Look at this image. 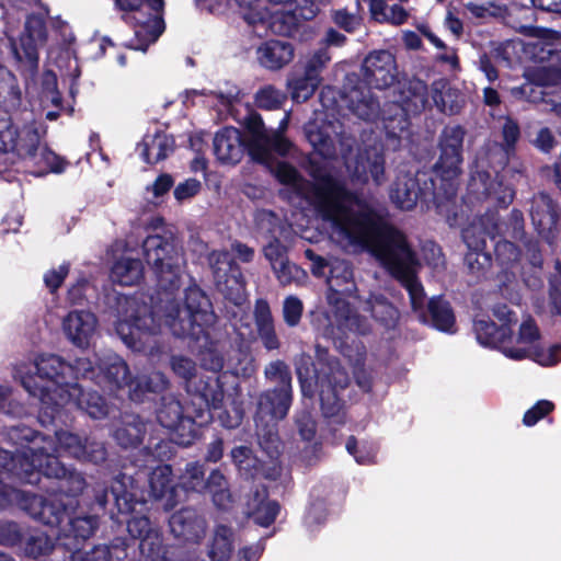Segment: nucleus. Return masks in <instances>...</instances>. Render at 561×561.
<instances>
[{
	"instance_id": "7c9ffc66",
	"label": "nucleus",
	"mask_w": 561,
	"mask_h": 561,
	"mask_svg": "<svg viewBox=\"0 0 561 561\" xmlns=\"http://www.w3.org/2000/svg\"><path fill=\"white\" fill-rule=\"evenodd\" d=\"M174 537L187 542H198L205 535L206 523L194 510L184 508L174 513L169 520Z\"/></svg>"
},
{
	"instance_id": "1a4fd4ad",
	"label": "nucleus",
	"mask_w": 561,
	"mask_h": 561,
	"mask_svg": "<svg viewBox=\"0 0 561 561\" xmlns=\"http://www.w3.org/2000/svg\"><path fill=\"white\" fill-rule=\"evenodd\" d=\"M8 437L21 449L13 456L11 453L0 448V500L8 499L14 486L4 483V480L14 478L30 484L37 483L38 460L41 451H33L35 445L33 439L39 438L38 444L46 443L32 428L21 425H12L8 431Z\"/></svg>"
},
{
	"instance_id": "f03ea898",
	"label": "nucleus",
	"mask_w": 561,
	"mask_h": 561,
	"mask_svg": "<svg viewBox=\"0 0 561 561\" xmlns=\"http://www.w3.org/2000/svg\"><path fill=\"white\" fill-rule=\"evenodd\" d=\"M288 122L289 115L285 114L278 130H267L261 116L252 113L245 118L247 142L239 129L226 127L214 138V153L220 162L236 164L248 149L252 159L271 165L274 152L285 156L290 148L288 139L280 134L287 128Z\"/></svg>"
},
{
	"instance_id": "6e6d98bb",
	"label": "nucleus",
	"mask_w": 561,
	"mask_h": 561,
	"mask_svg": "<svg viewBox=\"0 0 561 561\" xmlns=\"http://www.w3.org/2000/svg\"><path fill=\"white\" fill-rule=\"evenodd\" d=\"M306 137L310 145L324 158L335 153L333 140L327 129L320 128L316 123L306 126Z\"/></svg>"
},
{
	"instance_id": "20e7f679",
	"label": "nucleus",
	"mask_w": 561,
	"mask_h": 561,
	"mask_svg": "<svg viewBox=\"0 0 561 561\" xmlns=\"http://www.w3.org/2000/svg\"><path fill=\"white\" fill-rule=\"evenodd\" d=\"M328 302L330 309L325 314L328 322L323 334L330 339L346 337L348 333L366 334L370 324L353 311L342 296H352L356 291L353 270L348 262L341 259L330 260L328 277Z\"/></svg>"
},
{
	"instance_id": "a211bd4d",
	"label": "nucleus",
	"mask_w": 561,
	"mask_h": 561,
	"mask_svg": "<svg viewBox=\"0 0 561 561\" xmlns=\"http://www.w3.org/2000/svg\"><path fill=\"white\" fill-rule=\"evenodd\" d=\"M38 440L39 438L32 440L35 445L32 447V450L35 453L41 451L42 455L41 460H38L37 483L39 482L41 474L47 478H55L60 481V490L69 494L66 501L71 499L76 502L75 496L80 494L85 488L84 478L80 472L68 470L60 465L54 455L57 449L51 443H48L49 446L46 447L39 446Z\"/></svg>"
},
{
	"instance_id": "5701e85b",
	"label": "nucleus",
	"mask_w": 561,
	"mask_h": 561,
	"mask_svg": "<svg viewBox=\"0 0 561 561\" xmlns=\"http://www.w3.org/2000/svg\"><path fill=\"white\" fill-rule=\"evenodd\" d=\"M207 261L217 285H225L221 290L226 291L236 305H241L245 299V287L236 275L229 277V273L234 272L230 253L226 250H214L208 254Z\"/></svg>"
},
{
	"instance_id": "8fccbe9b",
	"label": "nucleus",
	"mask_w": 561,
	"mask_h": 561,
	"mask_svg": "<svg viewBox=\"0 0 561 561\" xmlns=\"http://www.w3.org/2000/svg\"><path fill=\"white\" fill-rule=\"evenodd\" d=\"M108 354H113L112 352H108L104 355L102 359L98 363V370L99 373H95V369L93 367V364L90 358L81 357L78 358L73 365H69L71 367V370H66V376L68 374L76 375L77 377H83V378H91L98 379V382H102L103 380L106 381L110 385V389L114 390L116 389L113 382L107 378V368L108 365L106 363V356Z\"/></svg>"
},
{
	"instance_id": "412c9836",
	"label": "nucleus",
	"mask_w": 561,
	"mask_h": 561,
	"mask_svg": "<svg viewBox=\"0 0 561 561\" xmlns=\"http://www.w3.org/2000/svg\"><path fill=\"white\" fill-rule=\"evenodd\" d=\"M465 135V129L459 125L446 126L440 134V156L435 170L444 180H453L461 171Z\"/></svg>"
},
{
	"instance_id": "c9c22d12",
	"label": "nucleus",
	"mask_w": 561,
	"mask_h": 561,
	"mask_svg": "<svg viewBox=\"0 0 561 561\" xmlns=\"http://www.w3.org/2000/svg\"><path fill=\"white\" fill-rule=\"evenodd\" d=\"M500 230L496 218L494 215H490L465 228L462 238L469 250L482 251L485 249L486 237L494 238Z\"/></svg>"
},
{
	"instance_id": "58836bf2",
	"label": "nucleus",
	"mask_w": 561,
	"mask_h": 561,
	"mask_svg": "<svg viewBox=\"0 0 561 561\" xmlns=\"http://www.w3.org/2000/svg\"><path fill=\"white\" fill-rule=\"evenodd\" d=\"M248 514L253 520L264 527L270 526L276 518L279 506L275 501L267 500L266 490H256L247 503Z\"/></svg>"
},
{
	"instance_id": "a878e982",
	"label": "nucleus",
	"mask_w": 561,
	"mask_h": 561,
	"mask_svg": "<svg viewBox=\"0 0 561 561\" xmlns=\"http://www.w3.org/2000/svg\"><path fill=\"white\" fill-rule=\"evenodd\" d=\"M363 77L367 85L386 89L397 79V66L393 55L388 50L370 53L362 65Z\"/></svg>"
},
{
	"instance_id": "b1692460",
	"label": "nucleus",
	"mask_w": 561,
	"mask_h": 561,
	"mask_svg": "<svg viewBox=\"0 0 561 561\" xmlns=\"http://www.w3.org/2000/svg\"><path fill=\"white\" fill-rule=\"evenodd\" d=\"M350 175L358 182H367L369 178L377 185H381L385 178V157L382 147L374 144L360 150L354 160L346 161Z\"/></svg>"
},
{
	"instance_id": "f3484780",
	"label": "nucleus",
	"mask_w": 561,
	"mask_h": 561,
	"mask_svg": "<svg viewBox=\"0 0 561 561\" xmlns=\"http://www.w3.org/2000/svg\"><path fill=\"white\" fill-rule=\"evenodd\" d=\"M47 30L43 18L30 15L19 42L11 39L13 56L22 72L34 76L38 69V49L46 44Z\"/></svg>"
},
{
	"instance_id": "864d4df0",
	"label": "nucleus",
	"mask_w": 561,
	"mask_h": 561,
	"mask_svg": "<svg viewBox=\"0 0 561 561\" xmlns=\"http://www.w3.org/2000/svg\"><path fill=\"white\" fill-rule=\"evenodd\" d=\"M431 94L434 104L444 113L455 114L460 110L461 101L455 90L445 82L438 81L432 85Z\"/></svg>"
},
{
	"instance_id": "9b49d317",
	"label": "nucleus",
	"mask_w": 561,
	"mask_h": 561,
	"mask_svg": "<svg viewBox=\"0 0 561 561\" xmlns=\"http://www.w3.org/2000/svg\"><path fill=\"white\" fill-rule=\"evenodd\" d=\"M142 247L146 261L153 270L159 286L165 291L176 287L183 265L180 249L170 239L158 234L148 237Z\"/></svg>"
},
{
	"instance_id": "dca6fc26",
	"label": "nucleus",
	"mask_w": 561,
	"mask_h": 561,
	"mask_svg": "<svg viewBox=\"0 0 561 561\" xmlns=\"http://www.w3.org/2000/svg\"><path fill=\"white\" fill-rule=\"evenodd\" d=\"M106 363L107 378L116 389L127 388L128 396L134 401H140L146 392H161L169 387V380L161 371L131 379L126 363L116 354H108Z\"/></svg>"
},
{
	"instance_id": "69168bd1",
	"label": "nucleus",
	"mask_w": 561,
	"mask_h": 561,
	"mask_svg": "<svg viewBox=\"0 0 561 561\" xmlns=\"http://www.w3.org/2000/svg\"><path fill=\"white\" fill-rule=\"evenodd\" d=\"M170 365L173 373L186 382V389L191 392L192 380L196 374V364L186 356L174 355L171 357Z\"/></svg>"
},
{
	"instance_id": "423d86ee",
	"label": "nucleus",
	"mask_w": 561,
	"mask_h": 561,
	"mask_svg": "<svg viewBox=\"0 0 561 561\" xmlns=\"http://www.w3.org/2000/svg\"><path fill=\"white\" fill-rule=\"evenodd\" d=\"M110 494L119 513H135L127 522V529L133 537L140 539L139 550L144 561H167L162 556L160 535L151 527L146 515V502L136 497L131 477H117L111 485Z\"/></svg>"
},
{
	"instance_id": "a19ab883",
	"label": "nucleus",
	"mask_w": 561,
	"mask_h": 561,
	"mask_svg": "<svg viewBox=\"0 0 561 561\" xmlns=\"http://www.w3.org/2000/svg\"><path fill=\"white\" fill-rule=\"evenodd\" d=\"M473 330L478 342L483 346L499 347L503 352V345H506L508 325L497 327L494 322L479 319L474 321Z\"/></svg>"
},
{
	"instance_id": "f704fd0d",
	"label": "nucleus",
	"mask_w": 561,
	"mask_h": 561,
	"mask_svg": "<svg viewBox=\"0 0 561 561\" xmlns=\"http://www.w3.org/2000/svg\"><path fill=\"white\" fill-rule=\"evenodd\" d=\"M191 392L197 396L207 408V410L201 411L197 415V417L201 419V425L210 421V409L218 410L224 407V390L216 377H208L205 380H201L198 386H192Z\"/></svg>"
},
{
	"instance_id": "4468645a",
	"label": "nucleus",
	"mask_w": 561,
	"mask_h": 561,
	"mask_svg": "<svg viewBox=\"0 0 561 561\" xmlns=\"http://www.w3.org/2000/svg\"><path fill=\"white\" fill-rule=\"evenodd\" d=\"M115 4L119 10L131 14L128 19L136 24L135 35L139 43L133 48L146 51L163 32V21L160 16L163 0H115Z\"/></svg>"
},
{
	"instance_id": "5fc2aeb1",
	"label": "nucleus",
	"mask_w": 561,
	"mask_h": 561,
	"mask_svg": "<svg viewBox=\"0 0 561 561\" xmlns=\"http://www.w3.org/2000/svg\"><path fill=\"white\" fill-rule=\"evenodd\" d=\"M320 84L321 83L319 81L311 79V77L309 78L305 72H302L301 76H295L287 81L290 98L297 103H302L309 100Z\"/></svg>"
},
{
	"instance_id": "4d7b16f0",
	"label": "nucleus",
	"mask_w": 561,
	"mask_h": 561,
	"mask_svg": "<svg viewBox=\"0 0 561 561\" xmlns=\"http://www.w3.org/2000/svg\"><path fill=\"white\" fill-rule=\"evenodd\" d=\"M145 432V424L138 417H133L115 431L114 437L123 447H131L141 442Z\"/></svg>"
},
{
	"instance_id": "e2e57ef3",
	"label": "nucleus",
	"mask_w": 561,
	"mask_h": 561,
	"mask_svg": "<svg viewBox=\"0 0 561 561\" xmlns=\"http://www.w3.org/2000/svg\"><path fill=\"white\" fill-rule=\"evenodd\" d=\"M181 486L186 491L203 492L205 490L204 470L198 462L186 465L181 477Z\"/></svg>"
},
{
	"instance_id": "cd10ccee",
	"label": "nucleus",
	"mask_w": 561,
	"mask_h": 561,
	"mask_svg": "<svg viewBox=\"0 0 561 561\" xmlns=\"http://www.w3.org/2000/svg\"><path fill=\"white\" fill-rule=\"evenodd\" d=\"M38 436L46 439V443H42L41 445L48 447V443H51L56 447L57 450L54 453L55 456L56 453L62 450L69 456L80 460H89L95 463L105 460L106 450L102 443L88 439L83 442L78 435L72 433L58 432L56 433V440L58 442L59 447H57L51 438L41 435Z\"/></svg>"
},
{
	"instance_id": "aec40b11",
	"label": "nucleus",
	"mask_w": 561,
	"mask_h": 561,
	"mask_svg": "<svg viewBox=\"0 0 561 561\" xmlns=\"http://www.w3.org/2000/svg\"><path fill=\"white\" fill-rule=\"evenodd\" d=\"M290 404L291 389L275 388L260 396L255 416L259 437H270V431L276 434L274 427L287 415Z\"/></svg>"
},
{
	"instance_id": "6e6552de",
	"label": "nucleus",
	"mask_w": 561,
	"mask_h": 561,
	"mask_svg": "<svg viewBox=\"0 0 561 561\" xmlns=\"http://www.w3.org/2000/svg\"><path fill=\"white\" fill-rule=\"evenodd\" d=\"M66 370H71L69 364L59 356L46 354L37 356L28 367H20L18 377L24 389L33 397L38 398L44 407L45 414L54 419V405L59 393H65L72 382L66 379Z\"/></svg>"
},
{
	"instance_id": "09e8293b",
	"label": "nucleus",
	"mask_w": 561,
	"mask_h": 561,
	"mask_svg": "<svg viewBox=\"0 0 561 561\" xmlns=\"http://www.w3.org/2000/svg\"><path fill=\"white\" fill-rule=\"evenodd\" d=\"M533 224L540 231L550 230L557 221V213L552 199L546 195H538L530 209Z\"/></svg>"
},
{
	"instance_id": "2eb2a0df",
	"label": "nucleus",
	"mask_w": 561,
	"mask_h": 561,
	"mask_svg": "<svg viewBox=\"0 0 561 561\" xmlns=\"http://www.w3.org/2000/svg\"><path fill=\"white\" fill-rule=\"evenodd\" d=\"M8 496V499L0 500L1 506L15 504L26 511L33 518L50 527L60 526L66 517H68L69 507L75 506L73 500L65 501L61 494H50L47 497H43L12 489Z\"/></svg>"
},
{
	"instance_id": "f257e3e1",
	"label": "nucleus",
	"mask_w": 561,
	"mask_h": 561,
	"mask_svg": "<svg viewBox=\"0 0 561 561\" xmlns=\"http://www.w3.org/2000/svg\"><path fill=\"white\" fill-rule=\"evenodd\" d=\"M276 179L308 199L327 221L332 238L344 248L368 250L408 290L411 306L422 310L425 294L415 278V257L404 236L383 225L377 214L332 174H318L311 185L286 162L273 169Z\"/></svg>"
},
{
	"instance_id": "a18cd8bd",
	"label": "nucleus",
	"mask_w": 561,
	"mask_h": 561,
	"mask_svg": "<svg viewBox=\"0 0 561 561\" xmlns=\"http://www.w3.org/2000/svg\"><path fill=\"white\" fill-rule=\"evenodd\" d=\"M233 543L234 534L232 529L225 525L216 526L208 548V557L213 561H228L234 548Z\"/></svg>"
},
{
	"instance_id": "72a5a7b5",
	"label": "nucleus",
	"mask_w": 561,
	"mask_h": 561,
	"mask_svg": "<svg viewBox=\"0 0 561 561\" xmlns=\"http://www.w3.org/2000/svg\"><path fill=\"white\" fill-rule=\"evenodd\" d=\"M344 100L347 107L363 121H374L379 116V103L366 87H345Z\"/></svg>"
},
{
	"instance_id": "9d476101",
	"label": "nucleus",
	"mask_w": 561,
	"mask_h": 561,
	"mask_svg": "<svg viewBox=\"0 0 561 561\" xmlns=\"http://www.w3.org/2000/svg\"><path fill=\"white\" fill-rule=\"evenodd\" d=\"M117 307L116 332L122 341L135 351H145L153 334L159 332L150 308L134 297H119Z\"/></svg>"
},
{
	"instance_id": "7ed1b4c3",
	"label": "nucleus",
	"mask_w": 561,
	"mask_h": 561,
	"mask_svg": "<svg viewBox=\"0 0 561 561\" xmlns=\"http://www.w3.org/2000/svg\"><path fill=\"white\" fill-rule=\"evenodd\" d=\"M317 351L318 363L316 366L312 364L311 357L305 353L295 360L301 392L305 397H312L317 389L324 417H332L337 424H343L344 414L340 391L348 385V375L336 359L325 358V352L320 347Z\"/></svg>"
},
{
	"instance_id": "6ab92c4d",
	"label": "nucleus",
	"mask_w": 561,
	"mask_h": 561,
	"mask_svg": "<svg viewBox=\"0 0 561 561\" xmlns=\"http://www.w3.org/2000/svg\"><path fill=\"white\" fill-rule=\"evenodd\" d=\"M401 96L394 105L396 117H388L385 119V128L388 136L399 137L397 129L403 131L408 127V114H416L426 107L428 104V88L420 79H411L407 81L401 89Z\"/></svg>"
},
{
	"instance_id": "3c124183",
	"label": "nucleus",
	"mask_w": 561,
	"mask_h": 561,
	"mask_svg": "<svg viewBox=\"0 0 561 561\" xmlns=\"http://www.w3.org/2000/svg\"><path fill=\"white\" fill-rule=\"evenodd\" d=\"M260 446L266 451L271 458L270 462L261 465L259 462V474L256 477H263L265 479L275 480L280 474V467L277 462L279 456V440L276 434L270 431V437H259Z\"/></svg>"
},
{
	"instance_id": "052dcab7",
	"label": "nucleus",
	"mask_w": 561,
	"mask_h": 561,
	"mask_svg": "<svg viewBox=\"0 0 561 561\" xmlns=\"http://www.w3.org/2000/svg\"><path fill=\"white\" fill-rule=\"evenodd\" d=\"M67 528L62 529L64 536H73L75 539L89 538L98 527V519L94 516L71 518L69 515Z\"/></svg>"
},
{
	"instance_id": "338daca9",
	"label": "nucleus",
	"mask_w": 561,
	"mask_h": 561,
	"mask_svg": "<svg viewBox=\"0 0 561 561\" xmlns=\"http://www.w3.org/2000/svg\"><path fill=\"white\" fill-rule=\"evenodd\" d=\"M273 271L283 286L300 283L306 277L305 271L288 260L282 261L279 265H275Z\"/></svg>"
},
{
	"instance_id": "2f4dec72",
	"label": "nucleus",
	"mask_w": 561,
	"mask_h": 561,
	"mask_svg": "<svg viewBox=\"0 0 561 561\" xmlns=\"http://www.w3.org/2000/svg\"><path fill=\"white\" fill-rule=\"evenodd\" d=\"M417 175L411 171H399L391 186L390 198L403 210L412 209L422 194Z\"/></svg>"
},
{
	"instance_id": "c756f323",
	"label": "nucleus",
	"mask_w": 561,
	"mask_h": 561,
	"mask_svg": "<svg viewBox=\"0 0 561 561\" xmlns=\"http://www.w3.org/2000/svg\"><path fill=\"white\" fill-rule=\"evenodd\" d=\"M561 35L558 32L545 30L539 36L533 38L526 44L527 54L536 61L542 64L545 61L556 60L547 67L561 70Z\"/></svg>"
},
{
	"instance_id": "774afa93",
	"label": "nucleus",
	"mask_w": 561,
	"mask_h": 561,
	"mask_svg": "<svg viewBox=\"0 0 561 561\" xmlns=\"http://www.w3.org/2000/svg\"><path fill=\"white\" fill-rule=\"evenodd\" d=\"M264 375L270 381L277 382V388L291 389V375L283 360L271 362L265 367Z\"/></svg>"
},
{
	"instance_id": "4be33fe9",
	"label": "nucleus",
	"mask_w": 561,
	"mask_h": 561,
	"mask_svg": "<svg viewBox=\"0 0 561 561\" xmlns=\"http://www.w3.org/2000/svg\"><path fill=\"white\" fill-rule=\"evenodd\" d=\"M157 419L163 427L173 432L172 439L179 445H190L197 435L196 421L184 415L181 402L174 397L162 399Z\"/></svg>"
},
{
	"instance_id": "37998d69",
	"label": "nucleus",
	"mask_w": 561,
	"mask_h": 561,
	"mask_svg": "<svg viewBox=\"0 0 561 561\" xmlns=\"http://www.w3.org/2000/svg\"><path fill=\"white\" fill-rule=\"evenodd\" d=\"M22 104V91L16 77L0 65V107L5 110H16Z\"/></svg>"
},
{
	"instance_id": "f8f14e48",
	"label": "nucleus",
	"mask_w": 561,
	"mask_h": 561,
	"mask_svg": "<svg viewBox=\"0 0 561 561\" xmlns=\"http://www.w3.org/2000/svg\"><path fill=\"white\" fill-rule=\"evenodd\" d=\"M503 354L515 360L530 358L542 366H551L561 360V346L542 347L536 323L531 319H526L520 324L516 337L508 332Z\"/></svg>"
},
{
	"instance_id": "e433bc0d",
	"label": "nucleus",
	"mask_w": 561,
	"mask_h": 561,
	"mask_svg": "<svg viewBox=\"0 0 561 561\" xmlns=\"http://www.w3.org/2000/svg\"><path fill=\"white\" fill-rule=\"evenodd\" d=\"M255 327L263 346L267 351L278 350L280 341L276 334L271 308L266 300L259 299L254 307Z\"/></svg>"
},
{
	"instance_id": "de8ad7c7",
	"label": "nucleus",
	"mask_w": 561,
	"mask_h": 561,
	"mask_svg": "<svg viewBox=\"0 0 561 561\" xmlns=\"http://www.w3.org/2000/svg\"><path fill=\"white\" fill-rule=\"evenodd\" d=\"M142 264L137 259L122 257L115 262L111 271L114 283L124 286L137 284L142 277Z\"/></svg>"
},
{
	"instance_id": "c03bdc74",
	"label": "nucleus",
	"mask_w": 561,
	"mask_h": 561,
	"mask_svg": "<svg viewBox=\"0 0 561 561\" xmlns=\"http://www.w3.org/2000/svg\"><path fill=\"white\" fill-rule=\"evenodd\" d=\"M41 105L48 121H55L62 108L61 96L57 90V79L53 72H46L43 81Z\"/></svg>"
},
{
	"instance_id": "ea45409f",
	"label": "nucleus",
	"mask_w": 561,
	"mask_h": 561,
	"mask_svg": "<svg viewBox=\"0 0 561 561\" xmlns=\"http://www.w3.org/2000/svg\"><path fill=\"white\" fill-rule=\"evenodd\" d=\"M365 310L370 312L374 320L387 331L394 329L398 324V309L380 294L369 296Z\"/></svg>"
},
{
	"instance_id": "680f3d73",
	"label": "nucleus",
	"mask_w": 561,
	"mask_h": 561,
	"mask_svg": "<svg viewBox=\"0 0 561 561\" xmlns=\"http://www.w3.org/2000/svg\"><path fill=\"white\" fill-rule=\"evenodd\" d=\"M27 161L44 171L61 172L64 170V161L42 142L36 150V156Z\"/></svg>"
},
{
	"instance_id": "49530a36",
	"label": "nucleus",
	"mask_w": 561,
	"mask_h": 561,
	"mask_svg": "<svg viewBox=\"0 0 561 561\" xmlns=\"http://www.w3.org/2000/svg\"><path fill=\"white\" fill-rule=\"evenodd\" d=\"M369 13L378 23L401 25L408 20V12L399 4H390L387 0H369Z\"/></svg>"
},
{
	"instance_id": "4c0bfd02",
	"label": "nucleus",
	"mask_w": 561,
	"mask_h": 561,
	"mask_svg": "<svg viewBox=\"0 0 561 561\" xmlns=\"http://www.w3.org/2000/svg\"><path fill=\"white\" fill-rule=\"evenodd\" d=\"M174 148L173 138L164 133L146 135L137 146L139 154L147 163H157L165 159Z\"/></svg>"
},
{
	"instance_id": "c85d7f7f",
	"label": "nucleus",
	"mask_w": 561,
	"mask_h": 561,
	"mask_svg": "<svg viewBox=\"0 0 561 561\" xmlns=\"http://www.w3.org/2000/svg\"><path fill=\"white\" fill-rule=\"evenodd\" d=\"M68 339L79 347L89 346L96 333L98 320L95 316L85 310L70 311L62 322Z\"/></svg>"
},
{
	"instance_id": "bf43d9fd",
	"label": "nucleus",
	"mask_w": 561,
	"mask_h": 561,
	"mask_svg": "<svg viewBox=\"0 0 561 561\" xmlns=\"http://www.w3.org/2000/svg\"><path fill=\"white\" fill-rule=\"evenodd\" d=\"M428 309L434 327L440 331L450 332L455 318L448 302L440 299H431Z\"/></svg>"
},
{
	"instance_id": "39448f33",
	"label": "nucleus",
	"mask_w": 561,
	"mask_h": 561,
	"mask_svg": "<svg viewBox=\"0 0 561 561\" xmlns=\"http://www.w3.org/2000/svg\"><path fill=\"white\" fill-rule=\"evenodd\" d=\"M156 314L173 335L199 340L216 322V316L207 296L196 286L185 291L184 306L175 300L161 299Z\"/></svg>"
},
{
	"instance_id": "79ce46f5",
	"label": "nucleus",
	"mask_w": 561,
	"mask_h": 561,
	"mask_svg": "<svg viewBox=\"0 0 561 561\" xmlns=\"http://www.w3.org/2000/svg\"><path fill=\"white\" fill-rule=\"evenodd\" d=\"M172 470L168 465L156 467L149 478L150 493L154 499H163L168 496L165 508L170 510L175 505V489L171 488Z\"/></svg>"
},
{
	"instance_id": "0eeeda50",
	"label": "nucleus",
	"mask_w": 561,
	"mask_h": 561,
	"mask_svg": "<svg viewBox=\"0 0 561 561\" xmlns=\"http://www.w3.org/2000/svg\"><path fill=\"white\" fill-rule=\"evenodd\" d=\"M502 135L505 145L490 142L485 146L483 156L479 161L488 162L493 168V174L489 171H476L470 179L469 188L477 196L493 197L500 205L507 206L514 196L513 190L504 185L499 175L497 168H503L510 158L511 149L519 137V127L516 122L506 118Z\"/></svg>"
},
{
	"instance_id": "0e129e2a",
	"label": "nucleus",
	"mask_w": 561,
	"mask_h": 561,
	"mask_svg": "<svg viewBox=\"0 0 561 561\" xmlns=\"http://www.w3.org/2000/svg\"><path fill=\"white\" fill-rule=\"evenodd\" d=\"M286 100V94L273 85L261 88L255 94V103L259 107L265 110H275L282 106Z\"/></svg>"
},
{
	"instance_id": "13d9d810",
	"label": "nucleus",
	"mask_w": 561,
	"mask_h": 561,
	"mask_svg": "<svg viewBox=\"0 0 561 561\" xmlns=\"http://www.w3.org/2000/svg\"><path fill=\"white\" fill-rule=\"evenodd\" d=\"M231 459L239 472L248 478H256L259 474V459L253 456L247 446L234 447L230 453Z\"/></svg>"
},
{
	"instance_id": "603ef678",
	"label": "nucleus",
	"mask_w": 561,
	"mask_h": 561,
	"mask_svg": "<svg viewBox=\"0 0 561 561\" xmlns=\"http://www.w3.org/2000/svg\"><path fill=\"white\" fill-rule=\"evenodd\" d=\"M332 60V56L330 50L327 47H319L310 53H308L305 57H302L299 61L302 72L311 77L322 83L323 71L328 68L329 64Z\"/></svg>"
},
{
	"instance_id": "ddd939ff",
	"label": "nucleus",
	"mask_w": 561,
	"mask_h": 561,
	"mask_svg": "<svg viewBox=\"0 0 561 561\" xmlns=\"http://www.w3.org/2000/svg\"><path fill=\"white\" fill-rule=\"evenodd\" d=\"M44 134L35 121L19 127L8 113H0V152L8 154L11 163L34 158Z\"/></svg>"
},
{
	"instance_id": "393cba45",
	"label": "nucleus",
	"mask_w": 561,
	"mask_h": 561,
	"mask_svg": "<svg viewBox=\"0 0 561 561\" xmlns=\"http://www.w3.org/2000/svg\"><path fill=\"white\" fill-rule=\"evenodd\" d=\"M524 78L526 82L513 88L511 94L517 100L537 103L543 100L542 87L561 83V70L539 65L526 69Z\"/></svg>"
},
{
	"instance_id": "bb28decb",
	"label": "nucleus",
	"mask_w": 561,
	"mask_h": 561,
	"mask_svg": "<svg viewBox=\"0 0 561 561\" xmlns=\"http://www.w3.org/2000/svg\"><path fill=\"white\" fill-rule=\"evenodd\" d=\"M54 402V416L58 408L68 407L85 411L92 419H103L108 414V405L104 399L94 391H84L78 383H72L65 393H59L58 400Z\"/></svg>"
},
{
	"instance_id": "473e14b6",
	"label": "nucleus",
	"mask_w": 561,
	"mask_h": 561,
	"mask_svg": "<svg viewBox=\"0 0 561 561\" xmlns=\"http://www.w3.org/2000/svg\"><path fill=\"white\" fill-rule=\"evenodd\" d=\"M295 56L294 46L284 41L271 39L256 48L257 62L265 69L279 70L287 66Z\"/></svg>"
}]
</instances>
